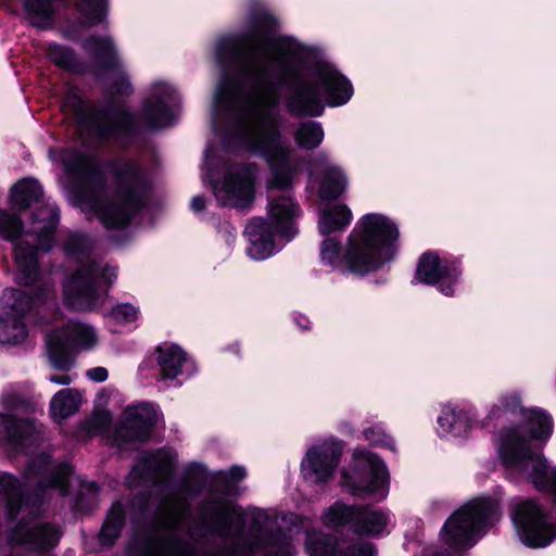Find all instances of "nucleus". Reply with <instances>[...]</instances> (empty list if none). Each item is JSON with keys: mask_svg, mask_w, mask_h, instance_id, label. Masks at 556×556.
I'll return each mask as SVG.
<instances>
[{"mask_svg": "<svg viewBox=\"0 0 556 556\" xmlns=\"http://www.w3.org/2000/svg\"><path fill=\"white\" fill-rule=\"evenodd\" d=\"M23 228L24 225L18 215L0 210V238L13 241L22 235Z\"/></svg>", "mask_w": 556, "mask_h": 556, "instance_id": "obj_40", "label": "nucleus"}, {"mask_svg": "<svg viewBox=\"0 0 556 556\" xmlns=\"http://www.w3.org/2000/svg\"><path fill=\"white\" fill-rule=\"evenodd\" d=\"M81 401L80 393L75 389H65L58 392L50 404L52 417L55 420H62L72 416L78 410Z\"/></svg>", "mask_w": 556, "mask_h": 556, "instance_id": "obj_32", "label": "nucleus"}, {"mask_svg": "<svg viewBox=\"0 0 556 556\" xmlns=\"http://www.w3.org/2000/svg\"><path fill=\"white\" fill-rule=\"evenodd\" d=\"M319 157H320V159H324V160H326V159H327L325 154H320V155H319Z\"/></svg>", "mask_w": 556, "mask_h": 556, "instance_id": "obj_56", "label": "nucleus"}, {"mask_svg": "<svg viewBox=\"0 0 556 556\" xmlns=\"http://www.w3.org/2000/svg\"><path fill=\"white\" fill-rule=\"evenodd\" d=\"M125 525V510L119 502H115L110 508L99 533L102 546H112L121 534Z\"/></svg>", "mask_w": 556, "mask_h": 556, "instance_id": "obj_31", "label": "nucleus"}, {"mask_svg": "<svg viewBox=\"0 0 556 556\" xmlns=\"http://www.w3.org/2000/svg\"><path fill=\"white\" fill-rule=\"evenodd\" d=\"M199 493L186 478L168 490L161 498L154 533L128 545L132 556H294L290 539L286 533H268L271 521L265 511L254 509L255 525L237 535L230 547L220 552L198 553L192 534L182 529V521L190 507V498Z\"/></svg>", "mask_w": 556, "mask_h": 556, "instance_id": "obj_2", "label": "nucleus"}, {"mask_svg": "<svg viewBox=\"0 0 556 556\" xmlns=\"http://www.w3.org/2000/svg\"><path fill=\"white\" fill-rule=\"evenodd\" d=\"M299 214L300 208L292 198L274 197L268 203L270 223L255 218L245 228L250 241L249 254L256 260L269 256L274 250V231L288 237L294 235V220Z\"/></svg>", "mask_w": 556, "mask_h": 556, "instance_id": "obj_8", "label": "nucleus"}, {"mask_svg": "<svg viewBox=\"0 0 556 556\" xmlns=\"http://www.w3.org/2000/svg\"><path fill=\"white\" fill-rule=\"evenodd\" d=\"M96 333L90 326L70 321L64 328L48 334L49 358L53 367L65 369L72 362L75 349H89L96 344Z\"/></svg>", "mask_w": 556, "mask_h": 556, "instance_id": "obj_13", "label": "nucleus"}, {"mask_svg": "<svg viewBox=\"0 0 556 556\" xmlns=\"http://www.w3.org/2000/svg\"><path fill=\"white\" fill-rule=\"evenodd\" d=\"M438 431L450 438L466 437L475 421V415L470 409H465L452 405L444 404L438 416Z\"/></svg>", "mask_w": 556, "mask_h": 556, "instance_id": "obj_24", "label": "nucleus"}, {"mask_svg": "<svg viewBox=\"0 0 556 556\" xmlns=\"http://www.w3.org/2000/svg\"><path fill=\"white\" fill-rule=\"evenodd\" d=\"M285 519L287 522L292 523V525H298L299 521H302V519L294 514H290V515L286 516Z\"/></svg>", "mask_w": 556, "mask_h": 556, "instance_id": "obj_52", "label": "nucleus"}, {"mask_svg": "<svg viewBox=\"0 0 556 556\" xmlns=\"http://www.w3.org/2000/svg\"><path fill=\"white\" fill-rule=\"evenodd\" d=\"M155 352L157 354L156 361L164 379L173 380L177 378L181 372L182 366L189 362L187 353L179 345L174 343L159 345Z\"/></svg>", "mask_w": 556, "mask_h": 556, "instance_id": "obj_29", "label": "nucleus"}, {"mask_svg": "<svg viewBox=\"0 0 556 556\" xmlns=\"http://www.w3.org/2000/svg\"><path fill=\"white\" fill-rule=\"evenodd\" d=\"M84 488H87V489H94V484L93 483H88L86 485H84Z\"/></svg>", "mask_w": 556, "mask_h": 556, "instance_id": "obj_54", "label": "nucleus"}, {"mask_svg": "<svg viewBox=\"0 0 556 556\" xmlns=\"http://www.w3.org/2000/svg\"><path fill=\"white\" fill-rule=\"evenodd\" d=\"M84 47L96 60L103 61L105 66H118V60L111 37L92 36L86 40Z\"/></svg>", "mask_w": 556, "mask_h": 556, "instance_id": "obj_37", "label": "nucleus"}, {"mask_svg": "<svg viewBox=\"0 0 556 556\" xmlns=\"http://www.w3.org/2000/svg\"><path fill=\"white\" fill-rule=\"evenodd\" d=\"M114 189L110 199L90 195L85 202L106 228L125 227L143 206L148 180L143 170L131 161L113 166Z\"/></svg>", "mask_w": 556, "mask_h": 556, "instance_id": "obj_4", "label": "nucleus"}, {"mask_svg": "<svg viewBox=\"0 0 556 556\" xmlns=\"http://www.w3.org/2000/svg\"><path fill=\"white\" fill-rule=\"evenodd\" d=\"M54 225L52 222L45 224L26 233L14 249V258L18 267V280L26 285H33L38 275L37 255L39 251H48L53 244Z\"/></svg>", "mask_w": 556, "mask_h": 556, "instance_id": "obj_15", "label": "nucleus"}, {"mask_svg": "<svg viewBox=\"0 0 556 556\" xmlns=\"http://www.w3.org/2000/svg\"><path fill=\"white\" fill-rule=\"evenodd\" d=\"M89 247L88 239L83 235L71 236L65 243V251L67 254L75 255L78 252H84Z\"/></svg>", "mask_w": 556, "mask_h": 556, "instance_id": "obj_46", "label": "nucleus"}, {"mask_svg": "<svg viewBox=\"0 0 556 556\" xmlns=\"http://www.w3.org/2000/svg\"><path fill=\"white\" fill-rule=\"evenodd\" d=\"M348 179L343 172L334 166L327 165L319 186V197L324 200L339 198L346 189Z\"/></svg>", "mask_w": 556, "mask_h": 556, "instance_id": "obj_33", "label": "nucleus"}, {"mask_svg": "<svg viewBox=\"0 0 556 556\" xmlns=\"http://www.w3.org/2000/svg\"><path fill=\"white\" fill-rule=\"evenodd\" d=\"M35 425L29 419H13L0 414V443L13 450H20L34 441Z\"/></svg>", "mask_w": 556, "mask_h": 556, "instance_id": "obj_25", "label": "nucleus"}, {"mask_svg": "<svg viewBox=\"0 0 556 556\" xmlns=\"http://www.w3.org/2000/svg\"><path fill=\"white\" fill-rule=\"evenodd\" d=\"M62 163L68 175L84 181H93L101 177L100 166L96 160L75 150L64 152Z\"/></svg>", "mask_w": 556, "mask_h": 556, "instance_id": "obj_28", "label": "nucleus"}, {"mask_svg": "<svg viewBox=\"0 0 556 556\" xmlns=\"http://www.w3.org/2000/svg\"><path fill=\"white\" fill-rule=\"evenodd\" d=\"M111 316L116 323H130L137 319L138 309L130 304H119L113 307Z\"/></svg>", "mask_w": 556, "mask_h": 556, "instance_id": "obj_45", "label": "nucleus"}, {"mask_svg": "<svg viewBox=\"0 0 556 556\" xmlns=\"http://www.w3.org/2000/svg\"><path fill=\"white\" fill-rule=\"evenodd\" d=\"M318 80L330 105L343 104L352 96L351 84L336 70L329 67L321 68L318 73Z\"/></svg>", "mask_w": 556, "mask_h": 556, "instance_id": "obj_27", "label": "nucleus"}, {"mask_svg": "<svg viewBox=\"0 0 556 556\" xmlns=\"http://www.w3.org/2000/svg\"><path fill=\"white\" fill-rule=\"evenodd\" d=\"M87 377L96 382H102L109 378V371L104 367H94L87 371Z\"/></svg>", "mask_w": 556, "mask_h": 556, "instance_id": "obj_48", "label": "nucleus"}, {"mask_svg": "<svg viewBox=\"0 0 556 556\" xmlns=\"http://www.w3.org/2000/svg\"><path fill=\"white\" fill-rule=\"evenodd\" d=\"M157 421V409L153 404L139 403L125 408L116 440L144 441Z\"/></svg>", "mask_w": 556, "mask_h": 556, "instance_id": "obj_19", "label": "nucleus"}, {"mask_svg": "<svg viewBox=\"0 0 556 556\" xmlns=\"http://www.w3.org/2000/svg\"><path fill=\"white\" fill-rule=\"evenodd\" d=\"M53 285L43 281L28 294L23 290L7 289L1 298L0 305V343L17 344L27 337L23 317L34 307L53 299Z\"/></svg>", "mask_w": 556, "mask_h": 556, "instance_id": "obj_9", "label": "nucleus"}, {"mask_svg": "<svg viewBox=\"0 0 556 556\" xmlns=\"http://www.w3.org/2000/svg\"><path fill=\"white\" fill-rule=\"evenodd\" d=\"M552 414L540 406H523V473L539 491L548 486L551 469L544 448L553 437Z\"/></svg>", "mask_w": 556, "mask_h": 556, "instance_id": "obj_6", "label": "nucleus"}, {"mask_svg": "<svg viewBox=\"0 0 556 556\" xmlns=\"http://www.w3.org/2000/svg\"><path fill=\"white\" fill-rule=\"evenodd\" d=\"M83 15L91 23H100L106 14V0H77Z\"/></svg>", "mask_w": 556, "mask_h": 556, "instance_id": "obj_42", "label": "nucleus"}, {"mask_svg": "<svg viewBox=\"0 0 556 556\" xmlns=\"http://www.w3.org/2000/svg\"><path fill=\"white\" fill-rule=\"evenodd\" d=\"M397 226L387 216L367 214L350 233L344 261L350 270L365 274L391 261L399 239Z\"/></svg>", "mask_w": 556, "mask_h": 556, "instance_id": "obj_5", "label": "nucleus"}, {"mask_svg": "<svg viewBox=\"0 0 556 556\" xmlns=\"http://www.w3.org/2000/svg\"><path fill=\"white\" fill-rule=\"evenodd\" d=\"M342 450V444L334 440L324 441L312 446L301 464L303 478L313 483L326 482L332 477Z\"/></svg>", "mask_w": 556, "mask_h": 556, "instance_id": "obj_16", "label": "nucleus"}, {"mask_svg": "<svg viewBox=\"0 0 556 556\" xmlns=\"http://www.w3.org/2000/svg\"><path fill=\"white\" fill-rule=\"evenodd\" d=\"M493 414L502 421L516 419L515 422L503 426L498 430L495 438V448L500 465L507 475L519 473L521 468V427L519 422L521 404L518 396L502 399Z\"/></svg>", "mask_w": 556, "mask_h": 556, "instance_id": "obj_10", "label": "nucleus"}, {"mask_svg": "<svg viewBox=\"0 0 556 556\" xmlns=\"http://www.w3.org/2000/svg\"><path fill=\"white\" fill-rule=\"evenodd\" d=\"M497 514L498 505L494 500L476 498L446 520L441 539L455 551L471 547L496 520Z\"/></svg>", "mask_w": 556, "mask_h": 556, "instance_id": "obj_7", "label": "nucleus"}, {"mask_svg": "<svg viewBox=\"0 0 556 556\" xmlns=\"http://www.w3.org/2000/svg\"><path fill=\"white\" fill-rule=\"evenodd\" d=\"M459 273L447 262L442 261L435 253H425L418 262L416 277L427 285L440 282V290L445 295H453L454 285Z\"/></svg>", "mask_w": 556, "mask_h": 556, "instance_id": "obj_21", "label": "nucleus"}, {"mask_svg": "<svg viewBox=\"0 0 556 556\" xmlns=\"http://www.w3.org/2000/svg\"><path fill=\"white\" fill-rule=\"evenodd\" d=\"M253 165L240 166L231 169L224 181L215 187V194L223 205L245 207L253 200L254 189Z\"/></svg>", "mask_w": 556, "mask_h": 556, "instance_id": "obj_17", "label": "nucleus"}, {"mask_svg": "<svg viewBox=\"0 0 556 556\" xmlns=\"http://www.w3.org/2000/svg\"><path fill=\"white\" fill-rule=\"evenodd\" d=\"M135 127V117L129 112L122 110L114 116L97 114L92 117L91 129L100 138L113 136H128Z\"/></svg>", "mask_w": 556, "mask_h": 556, "instance_id": "obj_26", "label": "nucleus"}, {"mask_svg": "<svg viewBox=\"0 0 556 556\" xmlns=\"http://www.w3.org/2000/svg\"><path fill=\"white\" fill-rule=\"evenodd\" d=\"M342 482L354 494L387 495L389 473L384 463L374 453L356 448L348 468L342 471Z\"/></svg>", "mask_w": 556, "mask_h": 556, "instance_id": "obj_11", "label": "nucleus"}, {"mask_svg": "<svg viewBox=\"0 0 556 556\" xmlns=\"http://www.w3.org/2000/svg\"><path fill=\"white\" fill-rule=\"evenodd\" d=\"M60 539L59 530L49 523L24 520L12 530L10 541L13 544H28L36 549L54 547Z\"/></svg>", "mask_w": 556, "mask_h": 556, "instance_id": "obj_22", "label": "nucleus"}, {"mask_svg": "<svg viewBox=\"0 0 556 556\" xmlns=\"http://www.w3.org/2000/svg\"><path fill=\"white\" fill-rule=\"evenodd\" d=\"M111 421V414L106 409L96 406L91 417L84 424V430L90 435L105 433Z\"/></svg>", "mask_w": 556, "mask_h": 556, "instance_id": "obj_41", "label": "nucleus"}, {"mask_svg": "<svg viewBox=\"0 0 556 556\" xmlns=\"http://www.w3.org/2000/svg\"><path fill=\"white\" fill-rule=\"evenodd\" d=\"M143 117L151 127H164L169 124L170 111L166 103L157 100L146 104Z\"/></svg>", "mask_w": 556, "mask_h": 556, "instance_id": "obj_39", "label": "nucleus"}, {"mask_svg": "<svg viewBox=\"0 0 556 556\" xmlns=\"http://www.w3.org/2000/svg\"><path fill=\"white\" fill-rule=\"evenodd\" d=\"M191 207L194 212H201L205 207V201L202 197H194L191 202Z\"/></svg>", "mask_w": 556, "mask_h": 556, "instance_id": "obj_51", "label": "nucleus"}, {"mask_svg": "<svg viewBox=\"0 0 556 556\" xmlns=\"http://www.w3.org/2000/svg\"><path fill=\"white\" fill-rule=\"evenodd\" d=\"M323 521L328 527L350 526L356 533L377 535L387 527L389 515L372 507L356 508L336 503L324 513Z\"/></svg>", "mask_w": 556, "mask_h": 556, "instance_id": "obj_14", "label": "nucleus"}, {"mask_svg": "<svg viewBox=\"0 0 556 556\" xmlns=\"http://www.w3.org/2000/svg\"><path fill=\"white\" fill-rule=\"evenodd\" d=\"M11 556H20V552L18 551H14Z\"/></svg>", "mask_w": 556, "mask_h": 556, "instance_id": "obj_55", "label": "nucleus"}, {"mask_svg": "<svg viewBox=\"0 0 556 556\" xmlns=\"http://www.w3.org/2000/svg\"><path fill=\"white\" fill-rule=\"evenodd\" d=\"M100 275L109 286L117 278V268L90 262L78 269L64 285V298L68 306L77 311L92 308L100 298Z\"/></svg>", "mask_w": 556, "mask_h": 556, "instance_id": "obj_12", "label": "nucleus"}, {"mask_svg": "<svg viewBox=\"0 0 556 556\" xmlns=\"http://www.w3.org/2000/svg\"><path fill=\"white\" fill-rule=\"evenodd\" d=\"M70 381V377L66 376V375H63V376H60L58 378L55 377H52L51 378V382H58V383H61V382H68Z\"/></svg>", "mask_w": 556, "mask_h": 556, "instance_id": "obj_53", "label": "nucleus"}, {"mask_svg": "<svg viewBox=\"0 0 556 556\" xmlns=\"http://www.w3.org/2000/svg\"><path fill=\"white\" fill-rule=\"evenodd\" d=\"M245 477V469L240 466H233L228 471H222L217 475V480H224L227 483H237Z\"/></svg>", "mask_w": 556, "mask_h": 556, "instance_id": "obj_47", "label": "nucleus"}, {"mask_svg": "<svg viewBox=\"0 0 556 556\" xmlns=\"http://www.w3.org/2000/svg\"><path fill=\"white\" fill-rule=\"evenodd\" d=\"M555 539L556 525L547 521L545 511L532 500H523V545L542 548Z\"/></svg>", "mask_w": 556, "mask_h": 556, "instance_id": "obj_20", "label": "nucleus"}, {"mask_svg": "<svg viewBox=\"0 0 556 556\" xmlns=\"http://www.w3.org/2000/svg\"><path fill=\"white\" fill-rule=\"evenodd\" d=\"M340 242L334 238H327L321 245V260L330 265L336 264L340 260Z\"/></svg>", "mask_w": 556, "mask_h": 556, "instance_id": "obj_44", "label": "nucleus"}, {"mask_svg": "<svg viewBox=\"0 0 556 556\" xmlns=\"http://www.w3.org/2000/svg\"><path fill=\"white\" fill-rule=\"evenodd\" d=\"M219 62L239 64L248 88L223 84L218 88V105L240 111L243 115L242 134L249 144L261 152L273 172L271 186L288 188L299 172L300 159L295 150L281 140L278 115L274 112L280 102L278 85L293 83L286 100L289 113L295 117L320 116L324 112L319 80H296L298 70L290 59L274 49L257 35L228 37L217 46Z\"/></svg>", "mask_w": 556, "mask_h": 556, "instance_id": "obj_1", "label": "nucleus"}, {"mask_svg": "<svg viewBox=\"0 0 556 556\" xmlns=\"http://www.w3.org/2000/svg\"><path fill=\"white\" fill-rule=\"evenodd\" d=\"M363 437L371 445L383 446L391 451H395L394 440L386 433L382 427L374 426L363 431Z\"/></svg>", "mask_w": 556, "mask_h": 556, "instance_id": "obj_43", "label": "nucleus"}, {"mask_svg": "<svg viewBox=\"0 0 556 556\" xmlns=\"http://www.w3.org/2000/svg\"><path fill=\"white\" fill-rule=\"evenodd\" d=\"M306 552L309 556H333L334 552L343 553V556H375L374 546L369 542L358 541L343 552V544H333V541L319 531L307 533Z\"/></svg>", "mask_w": 556, "mask_h": 556, "instance_id": "obj_23", "label": "nucleus"}, {"mask_svg": "<svg viewBox=\"0 0 556 556\" xmlns=\"http://www.w3.org/2000/svg\"><path fill=\"white\" fill-rule=\"evenodd\" d=\"M48 55L51 62L59 67L65 68L72 72H79L81 68L75 53L63 46L51 45L48 49Z\"/></svg>", "mask_w": 556, "mask_h": 556, "instance_id": "obj_38", "label": "nucleus"}, {"mask_svg": "<svg viewBox=\"0 0 556 556\" xmlns=\"http://www.w3.org/2000/svg\"><path fill=\"white\" fill-rule=\"evenodd\" d=\"M204 518L215 525L219 534H226L231 519L238 515L237 507L229 500L212 501L203 507Z\"/></svg>", "mask_w": 556, "mask_h": 556, "instance_id": "obj_30", "label": "nucleus"}, {"mask_svg": "<svg viewBox=\"0 0 556 556\" xmlns=\"http://www.w3.org/2000/svg\"><path fill=\"white\" fill-rule=\"evenodd\" d=\"M177 453L172 448H162L144 454L128 476L129 485L160 483L166 481L175 468Z\"/></svg>", "mask_w": 556, "mask_h": 556, "instance_id": "obj_18", "label": "nucleus"}, {"mask_svg": "<svg viewBox=\"0 0 556 556\" xmlns=\"http://www.w3.org/2000/svg\"><path fill=\"white\" fill-rule=\"evenodd\" d=\"M41 195L42 190L38 181L22 179L11 188L10 201L14 207L26 210L34 202L39 201Z\"/></svg>", "mask_w": 556, "mask_h": 556, "instance_id": "obj_34", "label": "nucleus"}, {"mask_svg": "<svg viewBox=\"0 0 556 556\" xmlns=\"http://www.w3.org/2000/svg\"><path fill=\"white\" fill-rule=\"evenodd\" d=\"M511 520L515 525L517 533H519L520 527H521V504L516 503L513 509L511 514Z\"/></svg>", "mask_w": 556, "mask_h": 556, "instance_id": "obj_49", "label": "nucleus"}, {"mask_svg": "<svg viewBox=\"0 0 556 556\" xmlns=\"http://www.w3.org/2000/svg\"><path fill=\"white\" fill-rule=\"evenodd\" d=\"M131 90V86L127 79V77L122 76L119 85L115 88L113 93L116 94H128Z\"/></svg>", "mask_w": 556, "mask_h": 556, "instance_id": "obj_50", "label": "nucleus"}, {"mask_svg": "<svg viewBox=\"0 0 556 556\" xmlns=\"http://www.w3.org/2000/svg\"><path fill=\"white\" fill-rule=\"evenodd\" d=\"M293 140L296 146L304 150H314L324 140V129L317 122H301L294 129Z\"/></svg>", "mask_w": 556, "mask_h": 556, "instance_id": "obj_35", "label": "nucleus"}, {"mask_svg": "<svg viewBox=\"0 0 556 556\" xmlns=\"http://www.w3.org/2000/svg\"><path fill=\"white\" fill-rule=\"evenodd\" d=\"M352 219L351 210L344 204H336L327 208L319 220V229L323 235H329L346 227Z\"/></svg>", "mask_w": 556, "mask_h": 556, "instance_id": "obj_36", "label": "nucleus"}, {"mask_svg": "<svg viewBox=\"0 0 556 556\" xmlns=\"http://www.w3.org/2000/svg\"><path fill=\"white\" fill-rule=\"evenodd\" d=\"M71 476L72 468L68 464L54 465L49 455H38L24 475L27 488L36 485V494L30 497L25 495L24 489L13 476L0 472V502L5 504L8 519L15 518L20 513L36 515L39 511L40 498L48 489H56L61 495H65Z\"/></svg>", "mask_w": 556, "mask_h": 556, "instance_id": "obj_3", "label": "nucleus"}]
</instances>
